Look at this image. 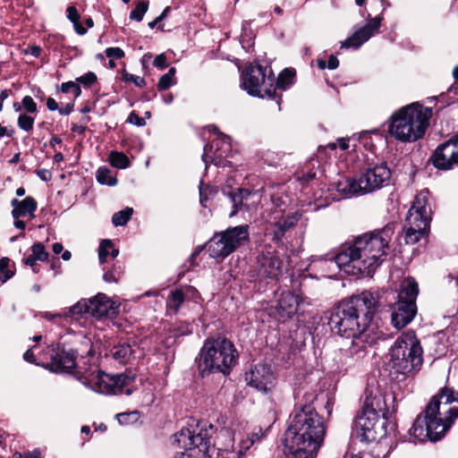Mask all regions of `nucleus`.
<instances>
[{
    "instance_id": "24",
    "label": "nucleus",
    "mask_w": 458,
    "mask_h": 458,
    "mask_svg": "<svg viewBox=\"0 0 458 458\" xmlns=\"http://www.w3.org/2000/svg\"><path fill=\"white\" fill-rule=\"evenodd\" d=\"M299 304V295L291 291H282L275 306L278 319L285 321L292 318L296 313Z\"/></svg>"
},
{
    "instance_id": "36",
    "label": "nucleus",
    "mask_w": 458,
    "mask_h": 458,
    "mask_svg": "<svg viewBox=\"0 0 458 458\" xmlns=\"http://www.w3.org/2000/svg\"><path fill=\"white\" fill-rule=\"evenodd\" d=\"M67 18L72 22L76 32L84 35L87 30L80 22V14L75 6H69L66 10Z\"/></svg>"
},
{
    "instance_id": "30",
    "label": "nucleus",
    "mask_w": 458,
    "mask_h": 458,
    "mask_svg": "<svg viewBox=\"0 0 458 458\" xmlns=\"http://www.w3.org/2000/svg\"><path fill=\"white\" fill-rule=\"evenodd\" d=\"M110 354L118 363L124 364L131 359L132 350L130 344H120L111 349Z\"/></svg>"
},
{
    "instance_id": "38",
    "label": "nucleus",
    "mask_w": 458,
    "mask_h": 458,
    "mask_svg": "<svg viewBox=\"0 0 458 458\" xmlns=\"http://www.w3.org/2000/svg\"><path fill=\"white\" fill-rule=\"evenodd\" d=\"M175 68L171 67L167 73L161 76L159 81L157 83V88L159 90H165L169 89L171 86L175 84Z\"/></svg>"
},
{
    "instance_id": "3",
    "label": "nucleus",
    "mask_w": 458,
    "mask_h": 458,
    "mask_svg": "<svg viewBox=\"0 0 458 458\" xmlns=\"http://www.w3.org/2000/svg\"><path fill=\"white\" fill-rule=\"evenodd\" d=\"M326 434L323 418L311 404L297 409L285 432L284 445L293 458H315Z\"/></svg>"
},
{
    "instance_id": "8",
    "label": "nucleus",
    "mask_w": 458,
    "mask_h": 458,
    "mask_svg": "<svg viewBox=\"0 0 458 458\" xmlns=\"http://www.w3.org/2000/svg\"><path fill=\"white\" fill-rule=\"evenodd\" d=\"M422 348L413 331L399 336L390 350L389 366L394 373L409 375L422 365Z\"/></svg>"
},
{
    "instance_id": "26",
    "label": "nucleus",
    "mask_w": 458,
    "mask_h": 458,
    "mask_svg": "<svg viewBox=\"0 0 458 458\" xmlns=\"http://www.w3.org/2000/svg\"><path fill=\"white\" fill-rule=\"evenodd\" d=\"M428 419L424 417H418L414 421L411 428L409 430L410 441L417 443V442H424L427 439H429L432 442H436L440 440L445 433H439L436 437L431 434L428 427Z\"/></svg>"
},
{
    "instance_id": "42",
    "label": "nucleus",
    "mask_w": 458,
    "mask_h": 458,
    "mask_svg": "<svg viewBox=\"0 0 458 458\" xmlns=\"http://www.w3.org/2000/svg\"><path fill=\"white\" fill-rule=\"evenodd\" d=\"M31 250V254L39 261H44L48 257V253L46 251L44 245L39 242L33 244Z\"/></svg>"
},
{
    "instance_id": "12",
    "label": "nucleus",
    "mask_w": 458,
    "mask_h": 458,
    "mask_svg": "<svg viewBox=\"0 0 458 458\" xmlns=\"http://www.w3.org/2000/svg\"><path fill=\"white\" fill-rule=\"evenodd\" d=\"M418 293V284L413 278L408 277L402 282L398 301L392 306L391 322L396 329L403 328L414 318Z\"/></svg>"
},
{
    "instance_id": "22",
    "label": "nucleus",
    "mask_w": 458,
    "mask_h": 458,
    "mask_svg": "<svg viewBox=\"0 0 458 458\" xmlns=\"http://www.w3.org/2000/svg\"><path fill=\"white\" fill-rule=\"evenodd\" d=\"M381 21L382 18L380 16L369 20L363 27L354 31L351 37L341 42V47L358 49L378 31Z\"/></svg>"
},
{
    "instance_id": "53",
    "label": "nucleus",
    "mask_w": 458,
    "mask_h": 458,
    "mask_svg": "<svg viewBox=\"0 0 458 458\" xmlns=\"http://www.w3.org/2000/svg\"><path fill=\"white\" fill-rule=\"evenodd\" d=\"M269 428H267V429L263 430L261 428H259L258 429H255L250 435H249L248 437L250 438H253V443L255 444L256 442H259L267 434V430H268Z\"/></svg>"
},
{
    "instance_id": "62",
    "label": "nucleus",
    "mask_w": 458,
    "mask_h": 458,
    "mask_svg": "<svg viewBox=\"0 0 458 458\" xmlns=\"http://www.w3.org/2000/svg\"><path fill=\"white\" fill-rule=\"evenodd\" d=\"M38 259L32 255L30 254L26 259H25V264L27 266H30L31 267H34V265L36 263ZM33 271H36L35 268H33Z\"/></svg>"
},
{
    "instance_id": "34",
    "label": "nucleus",
    "mask_w": 458,
    "mask_h": 458,
    "mask_svg": "<svg viewBox=\"0 0 458 458\" xmlns=\"http://www.w3.org/2000/svg\"><path fill=\"white\" fill-rule=\"evenodd\" d=\"M97 181L103 185L114 186L117 184V179L112 175V172L106 166H101L97 171Z\"/></svg>"
},
{
    "instance_id": "2",
    "label": "nucleus",
    "mask_w": 458,
    "mask_h": 458,
    "mask_svg": "<svg viewBox=\"0 0 458 458\" xmlns=\"http://www.w3.org/2000/svg\"><path fill=\"white\" fill-rule=\"evenodd\" d=\"M378 304L377 292L363 291L341 301L332 312L329 318L331 329L343 337L352 338L350 349L352 354L364 352L366 332Z\"/></svg>"
},
{
    "instance_id": "43",
    "label": "nucleus",
    "mask_w": 458,
    "mask_h": 458,
    "mask_svg": "<svg viewBox=\"0 0 458 458\" xmlns=\"http://www.w3.org/2000/svg\"><path fill=\"white\" fill-rule=\"evenodd\" d=\"M9 262L10 259L8 258H2L0 259V280L2 282H6L13 276L7 269Z\"/></svg>"
},
{
    "instance_id": "44",
    "label": "nucleus",
    "mask_w": 458,
    "mask_h": 458,
    "mask_svg": "<svg viewBox=\"0 0 458 458\" xmlns=\"http://www.w3.org/2000/svg\"><path fill=\"white\" fill-rule=\"evenodd\" d=\"M22 108L29 114H36L38 112L37 104L30 96H25L22 100Z\"/></svg>"
},
{
    "instance_id": "33",
    "label": "nucleus",
    "mask_w": 458,
    "mask_h": 458,
    "mask_svg": "<svg viewBox=\"0 0 458 458\" xmlns=\"http://www.w3.org/2000/svg\"><path fill=\"white\" fill-rule=\"evenodd\" d=\"M294 72L289 69L284 70L276 80V85L274 84V88L276 91L277 89L285 90L293 83ZM276 98V96L274 98Z\"/></svg>"
},
{
    "instance_id": "57",
    "label": "nucleus",
    "mask_w": 458,
    "mask_h": 458,
    "mask_svg": "<svg viewBox=\"0 0 458 458\" xmlns=\"http://www.w3.org/2000/svg\"><path fill=\"white\" fill-rule=\"evenodd\" d=\"M36 174L44 182H48L52 178V174L47 169H39L36 172Z\"/></svg>"
},
{
    "instance_id": "10",
    "label": "nucleus",
    "mask_w": 458,
    "mask_h": 458,
    "mask_svg": "<svg viewBox=\"0 0 458 458\" xmlns=\"http://www.w3.org/2000/svg\"><path fill=\"white\" fill-rule=\"evenodd\" d=\"M136 375L131 371L109 375L100 370L89 372L84 377L82 384L95 392L104 394H132V388L129 387L135 380Z\"/></svg>"
},
{
    "instance_id": "48",
    "label": "nucleus",
    "mask_w": 458,
    "mask_h": 458,
    "mask_svg": "<svg viewBox=\"0 0 458 458\" xmlns=\"http://www.w3.org/2000/svg\"><path fill=\"white\" fill-rule=\"evenodd\" d=\"M123 77L125 81L133 82L137 87L141 88L146 85V81H145L144 78H142V77L135 76V75L128 73V72H124Z\"/></svg>"
},
{
    "instance_id": "5",
    "label": "nucleus",
    "mask_w": 458,
    "mask_h": 458,
    "mask_svg": "<svg viewBox=\"0 0 458 458\" xmlns=\"http://www.w3.org/2000/svg\"><path fill=\"white\" fill-rule=\"evenodd\" d=\"M237 360L238 352L230 340L208 338L199 352L198 367L202 377L210 373L228 375Z\"/></svg>"
},
{
    "instance_id": "56",
    "label": "nucleus",
    "mask_w": 458,
    "mask_h": 458,
    "mask_svg": "<svg viewBox=\"0 0 458 458\" xmlns=\"http://www.w3.org/2000/svg\"><path fill=\"white\" fill-rule=\"evenodd\" d=\"M103 279L106 283H116L119 277L114 274V271L108 270L104 273Z\"/></svg>"
},
{
    "instance_id": "6",
    "label": "nucleus",
    "mask_w": 458,
    "mask_h": 458,
    "mask_svg": "<svg viewBox=\"0 0 458 458\" xmlns=\"http://www.w3.org/2000/svg\"><path fill=\"white\" fill-rule=\"evenodd\" d=\"M431 434L436 437L439 433H447L458 418V392L443 387L432 396L425 410Z\"/></svg>"
},
{
    "instance_id": "51",
    "label": "nucleus",
    "mask_w": 458,
    "mask_h": 458,
    "mask_svg": "<svg viewBox=\"0 0 458 458\" xmlns=\"http://www.w3.org/2000/svg\"><path fill=\"white\" fill-rule=\"evenodd\" d=\"M254 445L253 443V438H250L249 437H247L246 438L244 439H242L239 443V450H238V454L239 455H242L245 452H247L252 445Z\"/></svg>"
},
{
    "instance_id": "64",
    "label": "nucleus",
    "mask_w": 458,
    "mask_h": 458,
    "mask_svg": "<svg viewBox=\"0 0 458 458\" xmlns=\"http://www.w3.org/2000/svg\"><path fill=\"white\" fill-rule=\"evenodd\" d=\"M73 106L67 105L64 108H60L59 113L63 115H68L72 111Z\"/></svg>"
},
{
    "instance_id": "13",
    "label": "nucleus",
    "mask_w": 458,
    "mask_h": 458,
    "mask_svg": "<svg viewBox=\"0 0 458 458\" xmlns=\"http://www.w3.org/2000/svg\"><path fill=\"white\" fill-rule=\"evenodd\" d=\"M275 77L270 68L250 64L242 75L241 87L250 96L269 98L276 97Z\"/></svg>"
},
{
    "instance_id": "14",
    "label": "nucleus",
    "mask_w": 458,
    "mask_h": 458,
    "mask_svg": "<svg viewBox=\"0 0 458 458\" xmlns=\"http://www.w3.org/2000/svg\"><path fill=\"white\" fill-rule=\"evenodd\" d=\"M267 230H271L272 239L279 242L286 232L293 228L303 217V211L296 210L285 214L284 209L277 206L264 212Z\"/></svg>"
},
{
    "instance_id": "28",
    "label": "nucleus",
    "mask_w": 458,
    "mask_h": 458,
    "mask_svg": "<svg viewBox=\"0 0 458 458\" xmlns=\"http://www.w3.org/2000/svg\"><path fill=\"white\" fill-rule=\"evenodd\" d=\"M191 286L171 291L166 299V308L169 312L177 313L182 303L188 299L189 293L193 292Z\"/></svg>"
},
{
    "instance_id": "49",
    "label": "nucleus",
    "mask_w": 458,
    "mask_h": 458,
    "mask_svg": "<svg viewBox=\"0 0 458 458\" xmlns=\"http://www.w3.org/2000/svg\"><path fill=\"white\" fill-rule=\"evenodd\" d=\"M105 53L107 57L113 59H121L124 56V52L120 47H107Z\"/></svg>"
},
{
    "instance_id": "16",
    "label": "nucleus",
    "mask_w": 458,
    "mask_h": 458,
    "mask_svg": "<svg viewBox=\"0 0 458 458\" xmlns=\"http://www.w3.org/2000/svg\"><path fill=\"white\" fill-rule=\"evenodd\" d=\"M391 177L390 169L385 164L366 168L359 175L364 194L373 192L388 184Z\"/></svg>"
},
{
    "instance_id": "50",
    "label": "nucleus",
    "mask_w": 458,
    "mask_h": 458,
    "mask_svg": "<svg viewBox=\"0 0 458 458\" xmlns=\"http://www.w3.org/2000/svg\"><path fill=\"white\" fill-rule=\"evenodd\" d=\"M138 411L132 412H123L116 415L117 420L120 424H128L130 418H133L134 420L138 419Z\"/></svg>"
},
{
    "instance_id": "55",
    "label": "nucleus",
    "mask_w": 458,
    "mask_h": 458,
    "mask_svg": "<svg viewBox=\"0 0 458 458\" xmlns=\"http://www.w3.org/2000/svg\"><path fill=\"white\" fill-rule=\"evenodd\" d=\"M14 455H18L19 458H41V452L39 449H34L31 452H27L25 454L17 453Z\"/></svg>"
},
{
    "instance_id": "1",
    "label": "nucleus",
    "mask_w": 458,
    "mask_h": 458,
    "mask_svg": "<svg viewBox=\"0 0 458 458\" xmlns=\"http://www.w3.org/2000/svg\"><path fill=\"white\" fill-rule=\"evenodd\" d=\"M393 234L394 227L390 225L379 231L364 233L329 261L347 275L372 276L386 259Z\"/></svg>"
},
{
    "instance_id": "32",
    "label": "nucleus",
    "mask_w": 458,
    "mask_h": 458,
    "mask_svg": "<svg viewBox=\"0 0 458 458\" xmlns=\"http://www.w3.org/2000/svg\"><path fill=\"white\" fill-rule=\"evenodd\" d=\"M89 299H82L73 306L64 310V317L78 318L82 314H89Z\"/></svg>"
},
{
    "instance_id": "41",
    "label": "nucleus",
    "mask_w": 458,
    "mask_h": 458,
    "mask_svg": "<svg viewBox=\"0 0 458 458\" xmlns=\"http://www.w3.org/2000/svg\"><path fill=\"white\" fill-rule=\"evenodd\" d=\"M113 248V242L110 240H103L100 242L98 249V258L101 263L106 262V257L109 253V250Z\"/></svg>"
},
{
    "instance_id": "45",
    "label": "nucleus",
    "mask_w": 458,
    "mask_h": 458,
    "mask_svg": "<svg viewBox=\"0 0 458 458\" xmlns=\"http://www.w3.org/2000/svg\"><path fill=\"white\" fill-rule=\"evenodd\" d=\"M61 89L64 93L72 92L74 94L75 98H78L81 93V89L80 86L73 81H68V82L63 83L61 86Z\"/></svg>"
},
{
    "instance_id": "27",
    "label": "nucleus",
    "mask_w": 458,
    "mask_h": 458,
    "mask_svg": "<svg viewBox=\"0 0 458 458\" xmlns=\"http://www.w3.org/2000/svg\"><path fill=\"white\" fill-rule=\"evenodd\" d=\"M339 199H347L353 196L363 195L360 178H344L334 184Z\"/></svg>"
},
{
    "instance_id": "31",
    "label": "nucleus",
    "mask_w": 458,
    "mask_h": 458,
    "mask_svg": "<svg viewBox=\"0 0 458 458\" xmlns=\"http://www.w3.org/2000/svg\"><path fill=\"white\" fill-rule=\"evenodd\" d=\"M370 139V133L369 131H362L358 135L354 134L349 138H340L337 140V145L342 150H346L349 148V142H352L353 147L356 148V141L363 143L364 146L369 144Z\"/></svg>"
},
{
    "instance_id": "21",
    "label": "nucleus",
    "mask_w": 458,
    "mask_h": 458,
    "mask_svg": "<svg viewBox=\"0 0 458 458\" xmlns=\"http://www.w3.org/2000/svg\"><path fill=\"white\" fill-rule=\"evenodd\" d=\"M230 150L229 137L217 132V138L213 140L209 145L204 147L202 160L206 166L209 162L214 163L216 165H220L223 158L227 156Z\"/></svg>"
},
{
    "instance_id": "39",
    "label": "nucleus",
    "mask_w": 458,
    "mask_h": 458,
    "mask_svg": "<svg viewBox=\"0 0 458 458\" xmlns=\"http://www.w3.org/2000/svg\"><path fill=\"white\" fill-rule=\"evenodd\" d=\"M34 121V117L26 113H21L17 120V125L21 130L28 132L33 129Z\"/></svg>"
},
{
    "instance_id": "52",
    "label": "nucleus",
    "mask_w": 458,
    "mask_h": 458,
    "mask_svg": "<svg viewBox=\"0 0 458 458\" xmlns=\"http://www.w3.org/2000/svg\"><path fill=\"white\" fill-rule=\"evenodd\" d=\"M127 122L137 126H144L146 123L145 120L140 117L135 112H131L129 114Z\"/></svg>"
},
{
    "instance_id": "19",
    "label": "nucleus",
    "mask_w": 458,
    "mask_h": 458,
    "mask_svg": "<svg viewBox=\"0 0 458 458\" xmlns=\"http://www.w3.org/2000/svg\"><path fill=\"white\" fill-rule=\"evenodd\" d=\"M77 352L73 349H66L61 344L52 347L50 362L46 366L55 373H70L76 368Z\"/></svg>"
},
{
    "instance_id": "40",
    "label": "nucleus",
    "mask_w": 458,
    "mask_h": 458,
    "mask_svg": "<svg viewBox=\"0 0 458 458\" xmlns=\"http://www.w3.org/2000/svg\"><path fill=\"white\" fill-rule=\"evenodd\" d=\"M148 3L147 1L138 2L135 8L131 12L130 18L137 21H142L144 14L148 11Z\"/></svg>"
},
{
    "instance_id": "18",
    "label": "nucleus",
    "mask_w": 458,
    "mask_h": 458,
    "mask_svg": "<svg viewBox=\"0 0 458 458\" xmlns=\"http://www.w3.org/2000/svg\"><path fill=\"white\" fill-rule=\"evenodd\" d=\"M247 384L262 393H269L276 385V377L267 364H257L245 373Z\"/></svg>"
},
{
    "instance_id": "59",
    "label": "nucleus",
    "mask_w": 458,
    "mask_h": 458,
    "mask_svg": "<svg viewBox=\"0 0 458 458\" xmlns=\"http://www.w3.org/2000/svg\"><path fill=\"white\" fill-rule=\"evenodd\" d=\"M339 61L335 55H330L328 62H327V68L329 70H335L338 67Z\"/></svg>"
},
{
    "instance_id": "58",
    "label": "nucleus",
    "mask_w": 458,
    "mask_h": 458,
    "mask_svg": "<svg viewBox=\"0 0 458 458\" xmlns=\"http://www.w3.org/2000/svg\"><path fill=\"white\" fill-rule=\"evenodd\" d=\"M24 53L27 55H31L34 57H38L41 53V48L38 46H30L27 49L24 50Z\"/></svg>"
},
{
    "instance_id": "37",
    "label": "nucleus",
    "mask_w": 458,
    "mask_h": 458,
    "mask_svg": "<svg viewBox=\"0 0 458 458\" xmlns=\"http://www.w3.org/2000/svg\"><path fill=\"white\" fill-rule=\"evenodd\" d=\"M133 209L131 208H125L124 209L118 211L113 215L112 223L114 226L125 225L130 220Z\"/></svg>"
},
{
    "instance_id": "60",
    "label": "nucleus",
    "mask_w": 458,
    "mask_h": 458,
    "mask_svg": "<svg viewBox=\"0 0 458 458\" xmlns=\"http://www.w3.org/2000/svg\"><path fill=\"white\" fill-rule=\"evenodd\" d=\"M23 359L30 363H35L36 361L34 353L31 349H29L25 352V353L23 354Z\"/></svg>"
},
{
    "instance_id": "46",
    "label": "nucleus",
    "mask_w": 458,
    "mask_h": 458,
    "mask_svg": "<svg viewBox=\"0 0 458 458\" xmlns=\"http://www.w3.org/2000/svg\"><path fill=\"white\" fill-rule=\"evenodd\" d=\"M192 333V326L186 322L180 323L174 328V336L188 335Z\"/></svg>"
},
{
    "instance_id": "23",
    "label": "nucleus",
    "mask_w": 458,
    "mask_h": 458,
    "mask_svg": "<svg viewBox=\"0 0 458 458\" xmlns=\"http://www.w3.org/2000/svg\"><path fill=\"white\" fill-rule=\"evenodd\" d=\"M228 197L233 208L229 216H235L241 207L244 206L247 209H250L259 205L261 200V193L259 191H250L248 189L240 188L237 189L236 192H229Z\"/></svg>"
},
{
    "instance_id": "4",
    "label": "nucleus",
    "mask_w": 458,
    "mask_h": 458,
    "mask_svg": "<svg viewBox=\"0 0 458 458\" xmlns=\"http://www.w3.org/2000/svg\"><path fill=\"white\" fill-rule=\"evenodd\" d=\"M431 116V108L418 102L411 103L391 115L387 131L397 141L414 142L426 133Z\"/></svg>"
},
{
    "instance_id": "17",
    "label": "nucleus",
    "mask_w": 458,
    "mask_h": 458,
    "mask_svg": "<svg viewBox=\"0 0 458 458\" xmlns=\"http://www.w3.org/2000/svg\"><path fill=\"white\" fill-rule=\"evenodd\" d=\"M283 271V260L272 251L263 252L257 258V266L252 271L254 280L276 279Z\"/></svg>"
},
{
    "instance_id": "15",
    "label": "nucleus",
    "mask_w": 458,
    "mask_h": 458,
    "mask_svg": "<svg viewBox=\"0 0 458 458\" xmlns=\"http://www.w3.org/2000/svg\"><path fill=\"white\" fill-rule=\"evenodd\" d=\"M174 444L176 448L182 450L177 452L174 458H208L204 437L188 428H183L174 435Z\"/></svg>"
},
{
    "instance_id": "29",
    "label": "nucleus",
    "mask_w": 458,
    "mask_h": 458,
    "mask_svg": "<svg viewBox=\"0 0 458 458\" xmlns=\"http://www.w3.org/2000/svg\"><path fill=\"white\" fill-rule=\"evenodd\" d=\"M11 205L13 208L12 216L14 219H17L20 216H24L28 214L33 215L37 209V202L32 197H27L23 200L13 199L11 201Z\"/></svg>"
},
{
    "instance_id": "9",
    "label": "nucleus",
    "mask_w": 458,
    "mask_h": 458,
    "mask_svg": "<svg viewBox=\"0 0 458 458\" xmlns=\"http://www.w3.org/2000/svg\"><path fill=\"white\" fill-rule=\"evenodd\" d=\"M428 196V191L418 193L408 211L403 228L406 244L417 243L425 235L429 226L431 211Z\"/></svg>"
},
{
    "instance_id": "35",
    "label": "nucleus",
    "mask_w": 458,
    "mask_h": 458,
    "mask_svg": "<svg viewBox=\"0 0 458 458\" xmlns=\"http://www.w3.org/2000/svg\"><path fill=\"white\" fill-rule=\"evenodd\" d=\"M110 165L118 169H125L130 165V160L122 152L111 151L109 154Z\"/></svg>"
},
{
    "instance_id": "11",
    "label": "nucleus",
    "mask_w": 458,
    "mask_h": 458,
    "mask_svg": "<svg viewBox=\"0 0 458 458\" xmlns=\"http://www.w3.org/2000/svg\"><path fill=\"white\" fill-rule=\"evenodd\" d=\"M249 240V225L230 227L214 234L208 243V251L211 258L223 260Z\"/></svg>"
},
{
    "instance_id": "54",
    "label": "nucleus",
    "mask_w": 458,
    "mask_h": 458,
    "mask_svg": "<svg viewBox=\"0 0 458 458\" xmlns=\"http://www.w3.org/2000/svg\"><path fill=\"white\" fill-rule=\"evenodd\" d=\"M153 65L159 68L164 69L166 67V57L164 54H160L157 55L153 61Z\"/></svg>"
},
{
    "instance_id": "20",
    "label": "nucleus",
    "mask_w": 458,
    "mask_h": 458,
    "mask_svg": "<svg viewBox=\"0 0 458 458\" xmlns=\"http://www.w3.org/2000/svg\"><path fill=\"white\" fill-rule=\"evenodd\" d=\"M433 165L442 170H448L458 165V136L441 144L435 151Z\"/></svg>"
},
{
    "instance_id": "61",
    "label": "nucleus",
    "mask_w": 458,
    "mask_h": 458,
    "mask_svg": "<svg viewBox=\"0 0 458 458\" xmlns=\"http://www.w3.org/2000/svg\"><path fill=\"white\" fill-rule=\"evenodd\" d=\"M47 106L50 111H55L58 109V105L53 98H48L47 99Z\"/></svg>"
},
{
    "instance_id": "25",
    "label": "nucleus",
    "mask_w": 458,
    "mask_h": 458,
    "mask_svg": "<svg viewBox=\"0 0 458 458\" xmlns=\"http://www.w3.org/2000/svg\"><path fill=\"white\" fill-rule=\"evenodd\" d=\"M89 315L101 318L106 316H112L117 312L119 305L108 298L105 293H99L93 298L89 299Z\"/></svg>"
},
{
    "instance_id": "47",
    "label": "nucleus",
    "mask_w": 458,
    "mask_h": 458,
    "mask_svg": "<svg viewBox=\"0 0 458 458\" xmlns=\"http://www.w3.org/2000/svg\"><path fill=\"white\" fill-rule=\"evenodd\" d=\"M97 81V75L92 72H89L85 73L84 75L77 78V81L83 84L86 87L91 86L95 81Z\"/></svg>"
},
{
    "instance_id": "7",
    "label": "nucleus",
    "mask_w": 458,
    "mask_h": 458,
    "mask_svg": "<svg viewBox=\"0 0 458 458\" xmlns=\"http://www.w3.org/2000/svg\"><path fill=\"white\" fill-rule=\"evenodd\" d=\"M385 400L372 381L368 384L362 410L355 420L357 435L362 441L372 442L377 438L380 417L385 415Z\"/></svg>"
},
{
    "instance_id": "63",
    "label": "nucleus",
    "mask_w": 458,
    "mask_h": 458,
    "mask_svg": "<svg viewBox=\"0 0 458 458\" xmlns=\"http://www.w3.org/2000/svg\"><path fill=\"white\" fill-rule=\"evenodd\" d=\"M43 317L46 318L48 320H51V319H53L55 318H62V317H64V312L63 313H55V314L50 313V312H46V313H44Z\"/></svg>"
}]
</instances>
